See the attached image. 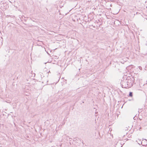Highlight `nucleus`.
<instances>
[{
	"instance_id": "1",
	"label": "nucleus",
	"mask_w": 147,
	"mask_h": 147,
	"mask_svg": "<svg viewBox=\"0 0 147 147\" xmlns=\"http://www.w3.org/2000/svg\"><path fill=\"white\" fill-rule=\"evenodd\" d=\"M134 79L133 77L131 78L130 79H123V80H121V84L123 88H130L134 83Z\"/></svg>"
},
{
	"instance_id": "2",
	"label": "nucleus",
	"mask_w": 147,
	"mask_h": 147,
	"mask_svg": "<svg viewBox=\"0 0 147 147\" xmlns=\"http://www.w3.org/2000/svg\"><path fill=\"white\" fill-rule=\"evenodd\" d=\"M141 144L143 146H146L147 145V140L146 139H143L141 142Z\"/></svg>"
},
{
	"instance_id": "3",
	"label": "nucleus",
	"mask_w": 147,
	"mask_h": 147,
	"mask_svg": "<svg viewBox=\"0 0 147 147\" xmlns=\"http://www.w3.org/2000/svg\"><path fill=\"white\" fill-rule=\"evenodd\" d=\"M133 93L132 92H130L129 93V95L128 96L132 97L133 96Z\"/></svg>"
},
{
	"instance_id": "4",
	"label": "nucleus",
	"mask_w": 147,
	"mask_h": 147,
	"mask_svg": "<svg viewBox=\"0 0 147 147\" xmlns=\"http://www.w3.org/2000/svg\"><path fill=\"white\" fill-rule=\"evenodd\" d=\"M2 40L0 39V46L2 45L3 43L2 42Z\"/></svg>"
},
{
	"instance_id": "5",
	"label": "nucleus",
	"mask_w": 147,
	"mask_h": 147,
	"mask_svg": "<svg viewBox=\"0 0 147 147\" xmlns=\"http://www.w3.org/2000/svg\"><path fill=\"white\" fill-rule=\"evenodd\" d=\"M144 69L145 70H147V65H146Z\"/></svg>"
},
{
	"instance_id": "6",
	"label": "nucleus",
	"mask_w": 147,
	"mask_h": 147,
	"mask_svg": "<svg viewBox=\"0 0 147 147\" xmlns=\"http://www.w3.org/2000/svg\"><path fill=\"white\" fill-rule=\"evenodd\" d=\"M139 68L140 70H141L142 69V67L141 66L139 67Z\"/></svg>"
},
{
	"instance_id": "7",
	"label": "nucleus",
	"mask_w": 147,
	"mask_h": 147,
	"mask_svg": "<svg viewBox=\"0 0 147 147\" xmlns=\"http://www.w3.org/2000/svg\"><path fill=\"white\" fill-rule=\"evenodd\" d=\"M66 137H67L66 138L67 139L68 138H69V139H71V138H69V136H67Z\"/></svg>"
},
{
	"instance_id": "8",
	"label": "nucleus",
	"mask_w": 147,
	"mask_h": 147,
	"mask_svg": "<svg viewBox=\"0 0 147 147\" xmlns=\"http://www.w3.org/2000/svg\"><path fill=\"white\" fill-rule=\"evenodd\" d=\"M49 72H50V71H49Z\"/></svg>"
},
{
	"instance_id": "9",
	"label": "nucleus",
	"mask_w": 147,
	"mask_h": 147,
	"mask_svg": "<svg viewBox=\"0 0 147 147\" xmlns=\"http://www.w3.org/2000/svg\"><path fill=\"white\" fill-rule=\"evenodd\" d=\"M129 101H130L131 100L130 99H129Z\"/></svg>"
},
{
	"instance_id": "10",
	"label": "nucleus",
	"mask_w": 147,
	"mask_h": 147,
	"mask_svg": "<svg viewBox=\"0 0 147 147\" xmlns=\"http://www.w3.org/2000/svg\"><path fill=\"white\" fill-rule=\"evenodd\" d=\"M60 146L61 147V145H60Z\"/></svg>"
}]
</instances>
